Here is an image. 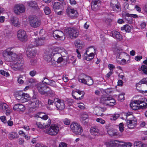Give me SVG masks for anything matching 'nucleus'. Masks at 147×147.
Here are the masks:
<instances>
[{"label":"nucleus","instance_id":"393cba45","mask_svg":"<svg viewBox=\"0 0 147 147\" xmlns=\"http://www.w3.org/2000/svg\"><path fill=\"white\" fill-rule=\"evenodd\" d=\"M91 134L94 136H98L100 134L98 128L96 126L92 127L90 129Z\"/></svg>","mask_w":147,"mask_h":147},{"label":"nucleus","instance_id":"774afa93","mask_svg":"<svg viewBox=\"0 0 147 147\" xmlns=\"http://www.w3.org/2000/svg\"><path fill=\"white\" fill-rule=\"evenodd\" d=\"M96 121L98 122H99L102 124H104L105 123V121L101 118H97Z\"/></svg>","mask_w":147,"mask_h":147},{"label":"nucleus","instance_id":"6e6d98bb","mask_svg":"<svg viewBox=\"0 0 147 147\" xmlns=\"http://www.w3.org/2000/svg\"><path fill=\"white\" fill-rule=\"evenodd\" d=\"M0 73L2 75L6 77H7L9 75V74L8 73L5 71L3 70H0Z\"/></svg>","mask_w":147,"mask_h":147},{"label":"nucleus","instance_id":"f704fd0d","mask_svg":"<svg viewBox=\"0 0 147 147\" xmlns=\"http://www.w3.org/2000/svg\"><path fill=\"white\" fill-rule=\"evenodd\" d=\"M107 132L109 135L111 137L118 135L117 132L114 130L113 128H111L108 130Z\"/></svg>","mask_w":147,"mask_h":147},{"label":"nucleus","instance_id":"680f3d73","mask_svg":"<svg viewBox=\"0 0 147 147\" xmlns=\"http://www.w3.org/2000/svg\"><path fill=\"white\" fill-rule=\"evenodd\" d=\"M37 74L36 71L35 70H32L29 73L30 75L32 77L34 76Z\"/></svg>","mask_w":147,"mask_h":147},{"label":"nucleus","instance_id":"4be33fe9","mask_svg":"<svg viewBox=\"0 0 147 147\" xmlns=\"http://www.w3.org/2000/svg\"><path fill=\"white\" fill-rule=\"evenodd\" d=\"M13 109L18 112L23 111L25 109V107L22 104H16L13 107Z\"/></svg>","mask_w":147,"mask_h":147},{"label":"nucleus","instance_id":"49530a36","mask_svg":"<svg viewBox=\"0 0 147 147\" xmlns=\"http://www.w3.org/2000/svg\"><path fill=\"white\" fill-rule=\"evenodd\" d=\"M38 116L39 117L41 118L42 119V120L47 119L48 118V117L47 115H43V113H38Z\"/></svg>","mask_w":147,"mask_h":147},{"label":"nucleus","instance_id":"dca6fc26","mask_svg":"<svg viewBox=\"0 0 147 147\" xmlns=\"http://www.w3.org/2000/svg\"><path fill=\"white\" fill-rule=\"evenodd\" d=\"M10 21L11 24L14 27H19L21 26V23L17 17H13L11 18Z\"/></svg>","mask_w":147,"mask_h":147},{"label":"nucleus","instance_id":"2eb2a0df","mask_svg":"<svg viewBox=\"0 0 147 147\" xmlns=\"http://www.w3.org/2000/svg\"><path fill=\"white\" fill-rule=\"evenodd\" d=\"M126 124L129 128H133L137 125V120L134 118L133 119H127L126 120Z\"/></svg>","mask_w":147,"mask_h":147},{"label":"nucleus","instance_id":"79ce46f5","mask_svg":"<svg viewBox=\"0 0 147 147\" xmlns=\"http://www.w3.org/2000/svg\"><path fill=\"white\" fill-rule=\"evenodd\" d=\"M81 74L80 76V78H79L78 81L80 82H81L84 84H87V81L84 79L85 77H81Z\"/></svg>","mask_w":147,"mask_h":147},{"label":"nucleus","instance_id":"cd10ccee","mask_svg":"<svg viewBox=\"0 0 147 147\" xmlns=\"http://www.w3.org/2000/svg\"><path fill=\"white\" fill-rule=\"evenodd\" d=\"M75 92H77L78 94L82 95L81 97H80L78 98H76V97L74 95V93H72V96L74 98L78 100H80L82 99L83 98L85 94V93L84 91H81L79 90H77L74 92V93Z\"/></svg>","mask_w":147,"mask_h":147},{"label":"nucleus","instance_id":"0e129e2a","mask_svg":"<svg viewBox=\"0 0 147 147\" xmlns=\"http://www.w3.org/2000/svg\"><path fill=\"white\" fill-rule=\"evenodd\" d=\"M80 121L81 123L84 125H87L88 122V119H80Z\"/></svg>","mask_w":147,"mask_h":147},{"label":"nucleus","instance_id":"f8f14e48","mask_svg":"<svg viewBox=\"0 0 147 147\" xmlns=\"http://www.w3.org/2000/svg\"><path fill=\"white\" fill-rule=\"evenodd\" d=\"M53 35L55 38L61 40H64L65 38L64 33L59 30L54 31L53 32Z\"/></svg>","mask_w":147,"mask_h":147},{"label":"nucleus","instance_id":"f3484780","mask_svg":"<svg viewBox=\"0 0 147 147\" xmlns=\"http://www.w3.org/2000/svg\"><path fill=\"white\" fill-rule=\"evenodd\" d=\"M53 55L52 49H50L49 51H46L44 56V59L47 62H50L52 60Z\"/></svg>","mask_w":147,"mask_h":147},{"label":"nucleus","instance_id":"473e14b6","mask_svg":"<svg viewBox=\"0 0 147 147\" xmlns=\"http://www.w3.org/2000/svg\"><path fill=\"white\" fill-rule=\"evenodd\" d=\"M88 51V49L86 51V53H84L85 54L87 55L86 56L85 59L87 61H90L94 57V54L92 53H90L89 54H87Z\"/></svg>","mask_w":147,"mask_h":147},{"label":"nucleus","instance_id":"69168bd1","mask_svg":"<svg viewBox=\"0 0 147 147\" xmlns=\"http://www.w3.org/2000/svg\"><path fill=\"white\" fill-rule=\"evenodd\" d=\"M48 85L54 87L55 86H56L55 82V81L53 80H50Z\"/></svg>","mask_w":147,"mask_h":147},{"label":"nucleus","instance_id":"8fccbe9b","mask_svg":"<svg viewBox=\"0 0 147 147\" xmlns=\"http://www.w3.org/2000/svg\"><path fill=\"white\" fill-rule=\"evenodd\" d=\"M47 92L46 93V94H49L52 96H53L55 95V92L53 90H51L49 87V89L48 90Z\"/></svg>","mask_w":147,"mask_h":147},{"label":"nucleus","instance_id":"c9c22d12","mask_svg":"<svg viewBox=\"0 0 147 147\" xmlns=\"http://www.w3.org/2000/svg\"><path fill=\"white\" fill-rule=\"evenodd\" d=\"M100 2L99 0H93L92 2L91 7L92 8H96L97 6V4Z\"/></svg>","mask_w":147,"mask_h":147},{"label":"nucleus","instance_id":"3c124183","mask_svg":"<svg viewBox=\"0 0 147 147\" xmlns=\"http://www.w3.org/2000/svg\"><path fill=\"white\" fill-rule=\"evenodd\" d=\"M141 69L143 71L144 74L147 75V66L144 65L142 66Z\"/></svg>","mask_w":147,"mask_h":147},{"label":"nucleus","instance_id":"e433bc0d","mask_svg":"<svg viewBox=\"0 0 147 147\" xmlns=\"http://www.w3.org/2000/svg\"><path fill=\"white\" fill-rule=\"evenodd\" d=\"M56 99L54 100V101L50 99H49L48 100V104L47 105V107L49 109H51V108L50 107V105H53L54 102H55L56 101Z\"/></svg>","mask_w":147,"mask_h":147},{"label":"nucleus","instance_id":"f03ea898","mask_svg":"<svg viewBox=\"0 0 147 147\" xmlns=\"http://www.w3.org/2000/svg\"><path fill=\"white\" fill-rule=\"evenodd\" d=\"M29 19L30 25L32 27L36 28L40 25V20L35 15L30 16L29 17Z\"/></svg>","mask_w":147,"mask_h":147},{"label":"nucleus","instance_id":"338daca9","mask_svg":"<svg viewBox=\"0 0 147 147\" xmlns=\"http://www.w3.org/2000/svg\"><path fill=\"white\" fill-rule=\"evenodd\" d=\"M64 123L66 125H69L70 123V120L67 119L65 118L63 121Z\"/></svg>","mask_w":147,"mask_h":147},{"label":"nucleus","instance_id":"7c9ffc66","mask_svg":"<svg viewBox=\"0 0 147 147\" xmlns=\"http://www.w3.org/2000/svg\"><path fill=\"white\" fill-rule=\"evenodd\" d=\"M34 42L36 44V46H41L44 44V40L41 38H36L35 39Z\"/></svg>","mask_w":147,"mask_h":147},{"label":"nucleus","instance_id":"e2e57ef3","mask_svg":"<svg viewBox=\"0 0 147 147\" xmlns=\"http://www.w3.org/2000/svg\"><path fill=\"white\" fill-rule=\"evenodd\" d=\"M0 119L1 121L4 123H6L7 122V120L5 117L3 116L0 117Z\"/></svg>","mask_w":147,"mask_h":147},{"label":"nucleus","instance_id":"6e6552de","mask_svg":"<svg viewBox=\"0 0 147 147\" xmlns=\"http://www.w3.org/2000/svg\"><path fill=\"white\" fill-rule=\"evenodd\" d=\"M30 97L28 94L20 92L16 94L15 97L17 100H19L22 102H26L27 99Z\"/></svg>","mask_w":147,"mask_h":147},{"label":"nucleus","instance_id":"5fc2aeb1","mask_svg":"<svg viewBox=\"0 0 147 147\" xmlns=\"http://www.w3.org/2000/svg\"><path fill=\"white\" fill-rule=\"evenodd\" d=\"M53 8L55 9H58L60 8V3H55L53 5Z\"/></svg>","mask_w":147,"mask_h":147},{"label":"nucleus","instance_id":"412c9836","mask_svg":"<svg viewBox=\"0 0 147 147\" xmlns=\"http://www.w3.org/2000/svg\"><path fill=\"white\" fill-rule=\"evenodd\" d=\"M110 35L119 40H121L122 38L121 35L119 32L117 31H112L110 34Z\"/></svg>","mask_w":147,"mask_h":147},{"label":"nucleus","instance_id":"c03bdc74","mask_svg":"<svg viewBox=\"0 0 147 147\" xmlns=\"http://www.w3.org/2000/svg\"><path fill=\"white\" fill-rule=\"evenodd\" d=\"M119 116L120 115L119 114H115L111 116L110 119L111 120L115 121Z\"/></svg>","mask_w":147,"mask_h":147},{"label":"nucleus","instance_id":"2f4dec72","mask_svg":"<svg viewBox=\"0 0 147 147\" xmlns=\"http://www.w3.org/2000/svg\"><path fill=\"white\" fill-rule=\"evenodd\" d=\"M118 141L117 140H112L109 142L107 144V146L109 147H114L117 146L118 144Z\"/></svg>","mask_w":147,"mask_h":147},{"label":"nucleus","instance_id":"20e7f679","mask_svg":"<svg viewBox=\"0 0 147 147\" xmlns=\"http://www.w3.org/2000/svg\"><path fill=\"white\" fill-rule=\"evenodd\" d=\"M101 102L103 104L113 106L115 105L116 102L115 100L111 96H102L101 98Z\"/></svg>","mask_w":147,"mask_h":147},{"label":"nucleus","instance_id":"c756f323","mask_svg":"<svg viewBox=\"0 0 147 147\" xmlns=\"http://www.w3.org/2000/svg\"><path fill=\"white\" fill-rule=\"evenodd\" d=\"M46 120L45 119L42 120L44 129H45L49 126L51 123V120L50 119H49L48 121Z\"/></svg>","mask_w":147,"mask_h":147},{"label":"nucleus","instance_id":"4468645a","mask_svg":"<svg viewBox=\"0 0 147 147\" xmlns=\"http://www.w3.org/2000/svg\"><path fill=\"white\" fill-rule=\"evenodd\" d=\"M56 100H57L56 101L54 102V104L57 109L59 110H62L64 109L65 107L64 101L57 98H56Z\"/></svg>","mask_w":147,"mask_h":147},{"label":"nucleus","instance_id":"de8ad7c7","mask_svg":"<svg viewBox=\"0 0 147 147\" xmlns=\"http://www.w3.org/2000/svg\"><path fill=\"white\" fill-rule=\"evenodd\" d=\"M61 49L59 47H57L54 49L53 51V55H54V54H56V53H59L61 52Z\"/></svg>","mask_w":147,"mask_h":147},{"label":"nucleus","instance_id":"6ab92c4d","mask_svg":"<svg viewBox=\"0 0 147 147\" xmlns=\"http://www.w3.org/2000/svg\"><path fill=\"white\" fill-rule=\"evenodd\" d=\"M139 109H145L147 107V100L143 99L138 100Z\"/></svg>","mask_w":147,"mask_h":147},{"label":"nucleus","instance_id":"4d7b16f0","mask_svg":"<svg viewBox=\"0 0 147 147\" xmlns=\"http://www.w3.org/2000/svg\"><path fill=\"white\" fill-rule=\"evenodd\" d=\"M63 60V58L60 56L57 59L56 58L55 59V58L54 57V61H55L57 62L58 63H60L62 62Z\"/></svg>","mask_w":147,"mask_h":147},{"label":"nucleus","instance_id":"37998d69","mask_svg":"<svg viewBox=\"0 0 147 147\" xmlns=\"http://www.w3.org/2000/svg\"><path fill=\"white\" fill-rule=\"evenodd\" d=\"M128 61H127L126 60L124 59L121 60H118V59H117V61L118 63L122 65H125L128 62Z\"/></svg>","mask_w":147,"mask_h":147},{"label":"nucleus","instance_id":"bf43d9fd","mask_svg":"<svg viewBox=\"0 0 147 147\" xmlns=\"http://www.w3.org/2000/svg\"><path fill=\"white\" fill-rule=\"evenodd\" d=\"M118 100L122 101L124 100V95L123 94H119L118 97Z\"/></svg>","mask_w":147,"mask_h":147},{"label":"nucleus","instance_id":"864d4df0","mask_svg":"<svg viewBox=\"0 0 147 147\" xmlns=\"http://www.w3.org/2000/svg\"><path fill=\"white\" fill-rule=\"evenodd\" d=\"M44 11L46 15H49L51 13V10L48 7H46L44 8Z\"/></svg>","mask_w":147,"mask_h":147},{"label":"nucleus","instance_id":"09e8293b","mask_svg":"<svg viewBox=\"0 0 147 147\" xmlns=\"http://www.w3.org/2000/svg\"><path fill=\"white\" fill-rule=\"evenodd\" d=\"M30 7L33 8H35L36 7L37 4L35 1H31L28 3Z\"/></svg>","mask_w":147,"mask_h":147},{"label":"nucleus","instance_id":"4c0bfd02","mask_svg":"<svg viewBox=\"0 0 147 147\" xmlns=\"http://www.w3.org/2000/svg\"><path fill=\"white\" fill-rule=\"evenodd\" d=\"M131 27L128 25H125L123 27L121 28V30H125V31L127 32H129L130 31Z\"/></svg>","mask_w":147,"mask_h":147},{"label":"nucleus","instance_id":"ea45409f","mask_svg":"<svg viewBox=\"0 0 147 147\" xmlns=\"http://www.w3.org/2000/svg\"><path fill=\"white\" fill-rule=\"evenodd\" d=\"M144 144L141 141H136L134 144V147H143Z\"/></svg>","mask_w":147,"mask_h":147},{"label":"nucleus","instance_id":"58836bf2","mask_svg":"<svg viewBox=\"0 0 147 147\" xmlns=\"http://www.w3.org/2000/svg\"><path fill=\"white\" fill-rule=\"evenodd\" d=\"M88 115L87 113L83 112L81 113L80 118V119H88Z\"/></svg>","mask_w":147,"mask_h":147},{"label":"nucleus","instance_id":"1a4fd4ad","mask_svg":"<svg viewBox=\"0 0 147 147\" xmlns=\"http://www.w3.org/2000/svg\"><path fill=\"white\" fill-rule=\"evenodd\" d=\"M17 36L18 39L22 42H26L28 40V36L26 32L22 29H20L17 32Z\"/></svg>","mask_w":147,"mask_h":147},{"label":"nucleus","instance_id":"a878e982","mask_svg":"<svg viewBox=\"0 0 147 147\" xmlns=\"http://www.w3.org/2000/svg\"><path fill=\"white\" fill-rule=\"evenodd\" d=\"M36 51L34 50H28L26 51L27 57L30 59L34 58L36 55Z\"/></svg>","mask_w":147,"mask_h":147},{"label":"nucleus","instance_id":"052dcab7","mask_svg":"<svg viewBox=\"0 0 147 147\" xmlns=\"http://www.w3.org/2000/svg\"><path fill=\"white\" fill-rule=\"evenodd\" d=\"M49 81L48 79L44 78H43V80L42 81V84H48Z\"/></svg>","mask_w":147,"mask_h":147},{"label":"nucleus","instance_id":"aec40b11","mask_svg":"<svg viewBox=\"0 0 147 147\" xmlns=\"http://www.w3.org/2000/svg\"><path fill=\"white\" fill-rule=\"evenodd\" d=\"M0 109L6 111V113L7 115H9L10 112L8 108V105L6 103L3 102H0Z\"/></svg>","mask_w":147,"mask_h":147},{"label":"nucleus","instance_id":"603ef678","mask_svg":"<svg viewBox=\"0 0 147 147\" xmlns=\"http://www.w3.org/2000/svg\"><path fill=\"white\" fill-rule=\"evenodd\" d=\"M36 125L37 127L40 129H44L43 127V122H42V121L40 122L37 121L36 122Z\"/></svg>","mask_w":147,"mask_h":147},{"label":"nucleus","instance_id":"bb28decb","mask_svg":"<svg viewBox=\"0 0 147 147\" xmlns=\"http://www.w3.org/2000/svg\"><path fill=\"white\" fill-rule=\"evenodd\" d=\"M81 77H85V78H86L87 81V84H86L90 86L92 85L93 83V81L92 78L89 76H88L85 75V74H81Z\"/></svg>","mask_w":147,"mask_h":147},{"label":"nucleus","instance_id":"ddd939ff","mask_svg":"<svg viewBox=\"0 0 147 147\" xmlns=\"http://www.w3.org/2000/svg\"><path fill=\"white\" fill-rule=\"evenodd\" d=\"M39 101L36 97H33L30 100L28 101V104L30 105V108H36L38 107Z\"/></svg>","mask_w":147,"mask_h":147},{"label":"nucleus","instance_id":"423d86ee","mask_svg":"<svg viewBox=\"0 0 147 147\" xmlns=\"http://www.w3.org/2000/svg\"><path fill=\"white\" fill-rule=\"evenodd\" d=\"M65 31L67 33L70 38L74 39L78 37L79 35V31L75 28H69L65 30Z\"/></svg>","mask_w":147,"mask_h":147},{"label":"nucleus","instance_id":"a18cd8bd","mask_svg":"<svg viewBox=\"0 0 147 147\" xmlns=\"http://www.w3.org/2000/svg\"><path fill=\"white\" fill-rule=\"evenodd\" d=\"M142 84H146L147 85V81L146 80V78H144L142 80L138 83L136 84V87H140L139 85H141Z\"/></svg>","mask_w":147,"mask_h":147},{"label":"nucleus","instance_id":"b1692460","mask_svg":"<svg viewBox=\"0 0 147 147\" xmlns=\"http://www.w3.org/2000/svg\"><path fill=\"white\" fill-rule=\"evenodd\" d=\"M130 106L133 110H136L139 109L138 100H135L130 104Z\"/></svg>","mask_w":147,"mask_h":147},{"label":"nucleus","instance_id":"72a5a7b5","mask_svg":"<svg viewBox=\"0 0 147 147\" xmlns=\"http://www.w3.org/2000/svg\"><path fill=\"white\" fill-rule=\"evenodd\" d=\"M116 52L117 54V59H121L120 55L123 54H126V53L123 52L122 49L121 48L117 49H116Z\"/></svg>","mask_w":147,"mask_h":147},{"label":"nucleus","instance_id":"13d9d810","mask_svg":"<svg viewBox=\"0 0 147 147\" xmlns=\"http://www.w3.org/2000/svg\"><path fill=\"white\" fill-rule=\"evenodd\" d=\"M119 131L121 132H123L124 130V127H123V123H121L119 125Z\"/></svg>","mask_w":147,"mask_h":147},{"label":"nucleus","instance_id":"0eeeda50","mask_svg":"<svg viewBox=\"0 0 147 147\" xmlns=\"http://www.w3.org/2000/svg\"><path fill=\"white\" fill-rule=\"evenodd\" d=\"M26 8L24 5L22 4H18L15 5L13 7L14 13L17 15H19L20 14L24 13L25 11Z\"/></svg>","mask_w":147,"mask_h":147},{"label":"nucleus","instance_id":"9b49d317","mask_svg":"<svg viewBox=\"0 0 147 147\" xmlns=\"http://www.w3.org/2000/svg\"><path fill=\"white\" fill-rule=\"evenodd\" d=\"M37 87L39 92L43 95L46 94L48 90L49 89V87L43 84H38Z\"/></svg>","mask_w":147,"mask_h":147},{"label":"nucleus","instance_id":"39448f33","mask_svg":"<svg viewBox=\"0 0 147 147\" xmlns=\"http://www.w3.org/2000/svg\"><path fill=\"white\" fill-rule=\"evenodd\" d=\"M70 128L73 132L76 135L81 134L83 131L82 127L77 123H73L71 125Z\"/></svg>","mask_w":147,"mask_h":147},{"label":"nucleus","instance_id":"7ed1b4c3","mask_svg":"<svg viewBox=\"0 0 147 147\" xmlns=\"http://www.w3.org/2000/svg\"><path fill=\"white\" fill-rule=\"evenodd\" d=\"M59 130V127L56 125H54L50 126L48 129L45 130L44 132L49 135L55 136L58 134Z\"/></svg>","mask_w":147,"mask_h":147},{"label":"nucleus","instance_id":"f257e3e1","mask_svg":"<svg viewBox=\"0 0 147 147\" xmlns=\"http://www.w3.org/2000/svg\"><path fill=\"white\" fill-rule=\"evenodd\" d=\"M12 48H8L4 51L3 56L5 61L12 62L13 69L15 71L20 70L22 69L24 61L18 55L11 51Z\"/></svg>","mask_w":147,"mask_h":147},{"label":"nucleus","instance_id":"a19ab883","mask_svg":"<svg viewBox=\"0 0 147 147\" xmlns=\"http://www.w3.org/2000/svg\"><path fill=\"white\" fill-rule=\"evenodd\" d=\"M121 147H131L132 144L130 142H122L120 144Z\"/></svg>","mask_w":147,"mask_h":147},{"label":"nucleus","instance_id":"a211bd4d","mask_svg":"<svg viewBox=\"0 0 147 147\" xmlns=\"http://www.w3.org/2000/svg\"><path fill=\"white\" fill-rule=\"evenodd\" d=\"M67 13L71 18L77 17L78 15V12L76 10L69 7L67 8Z\"/></svg>","mask_w":147,"mask_h":147},{"label":"nucleus","instance_id":"9d476101","mask_svg":"<svg viewBox=\"0 0 147 147\" xmlns=\"http://www.w3.org/2000/svg\"><path fill=\"white\" fill-rule=\"evenodd\" d=\"M110 6L114 11L118 12L121 10L120 5L117 0H112Z\"/></svg>","mask_w":147,"mask_h":147},{"label":"nucleus","instance_id":"5701e85b","mask_svg":"<svg viewBox=\"0 0 147 147\" xmlns=\"http://www.w3.org/2000/svg\"><path fill=\"white\" fill-rule=\"evenodd\" d=\"M75 46L78 49H81L84 47V43L79 39L76 40L74 42Z\"/></svg>","mask_w":147,"mask_h":147},{"label":"nucleus","instance_id":"c85d7f7f","mask_svg":"<svg viewBox=\"0 0 147 147\" xmlns=\"http://www.w3.org/2000/svg\"><path fill=\"white\" fill-rule=\"evenodd\" d=\"M18 137V134L16 132H11L9 134L8 136V138L11 140L17 139Z\"/></svg>","mask_w":147,"mask_h":147}]
</instances>
